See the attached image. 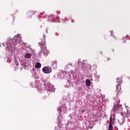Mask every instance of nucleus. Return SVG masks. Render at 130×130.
Instances as JSON below:
<instances>
[{"label":"nucleus","instance_id":"nucleus-1","mask_svg":"<svg viewBox=\"0 0 130 130\" xmlns=\"http://www.w3.org/2000/svg\"><path fill=\"white\" fill-rule=\"evenodd\" d=\"M21 40L22 38L20 34L15 36L12 40L11 38L8 39L7 43L6 44V50H8L9 52L13 53V51L16 48V45H17V43H20Z\"/></svg>","mask_w":130,"mask_h":130},{"label":"nucleus","instance_id":"nucleus-2","mask_svg":"<svg viewBox=\"0 0 130 130\" xmlns=\"http://www.w3.org/2000/svg\"><path fill=\"white\" fill-rule=\"evenodd\" d=\"M43 40H42L41 42L39 43V46H40L41 50L40 51V55H42V53H44L45 56H47L48 53H49V51L46 50V42H45V38L46 37L44 35H43Z\"/></svg>","mask_w":130,"mask_h":130},{"label":"nucleus","instance_id":"nucleus-3","mask_svg":"<svg viewBox=\"0 0 130 130\" xmlns=\"http://www.w3.org/2000/svg\"><path fill=\"white\" fill-rule=\"evenodd\" d=\"M78 68H76L75 71L71 70L69 72V76H70V77H75V76H76V75L78 73H80V70H83V69H84L85 67V64H84V63L81 61V59H78Z\"/></svg>","mask_w":130,"mask_h":130},{"label":"nucleus","instance_id":"nucleus-4","mask_svg":"<svg viewBox=\"0 0 130 130\" xmlns=\"http://www.w3.org/2000/svg\"><path fill=\"white\" fill-rule=\"evenodd\" d=\"M45 90L47 91H50L51 92H54L55 90V88L53 86V85L50 84V83L48 82V83H45L44 84Z\"/></svg>","mask_w":130,"mask_h":130},{"label":"nucleus","instance_id":"nucleus-5","mask_svg":"<svg viewBox=\"0 0 130 130\" xmlns=\"http://www.w3.org/2000/svg\"><path fill=\"white\" fill-rule=\"evenodd\" d=\"M58 111H59V113L61 112L62 114H64L67 113L68 110H67V107L63 105L61 106L60 107L57 108Z\"/></svg>","mask_w":130,"mask_h":130},{"label":"nucleus","instance_id":"nucleus-6","mask_svg":"<svg viewBox=\"0 0 130 130\" xmlns=\"http://www.w3.org/2000/svg\"><path fill=\"white\" fill-rule=\"evenodd\" d=\"M119 108H121V105H118L117 103H115L114 106L113 107L111 111L116 113V112H117V111H118L119 110Z\"/></svg>","mask_w":130,"mask_h":130},{"label":"nucleus","instance_id":"nucleus-7","mask_svg":"<svg viewBox=\"0 0 130 130\" xmlns=\"http://www.w3.org/2000/svg\"><path fill=\"white\" fill-rule=\"evenodd\" d=\"M42 71L44 74H50L51 73V67L47 66L43 68Z\"/></svg>","mask_w":130,"mask_h":130},{"label":"nucleus","instance_id":"nucleus-8","mask_svg":"<svg viewBox=\"0 0 130 130\" xmlns=\"http://www.w3.org/2000/svg\"><path fill=\"white\" fill-rule=\"evenodd\" d=\"M116 83L118 84L116 85V90L117 91H119V90H120V85H121V78H117Z\"/></svg>","mask_w":130,"mask_h":130},{"label":"nucleus","instance_id":"nucleus-9","mask_svg":"<svg viewBox=\"0 0 130 130\" xmlns=\"http://www.w3.org/2000/svg\"><path fill=\"white\" fill-rule=\"evenodd\" d=\"M67 74L64 71H60V72L58 74V77L60 79H64V77L66 76Z\"/></svg>","mask_w":130,"mask_h":130},{"label":"nucleus","instance_id":"nucleus-10","mask_svg":"<svg viewBox=\"0 0 130 130\" xmlns=\"http://www.w3.org/2000/svg\"><path fill=\"white\" fill-rule=\"evenodd\" d=\"M49 21H50V22H54V21H55V19H56L53 15L49 16Z\"/></svg>","mask_w":130,"mask_h":130},{"label":"nucleus","instance_id":"nucleus-11","mask_svg":"<svg viewBox=\"0 0 130 130\" xmlns=\"http://www.w3.org/2000/svg\"><path fill=\"white\" fill-rule=\"evenodd\" d=\"M57 64V61L55 60L54 61H52V63L51 64V67H53V68H56V66Z\"/></svg>","mask_w":130,"mask_h":130},{"label":"nucleus","instance_id":"nucleus-12","mask_svg":"<svg viewBox=\"0 0 130 130\" xmlns=\"http://www.w3.org/2000/svg\"><path fill=\"white\" fill-rule=\"evenodd\" d=\"M35 68H36V69H40L41 68V63L38 62L35 64Z\"/></svg>","mask_w":130,"mask_h":130},{"label":"nucleus","instance_id":"nucleus-13","mask_svg":"<svg viewBox=\"0 0 130 130\" xmlns=\"http://www.w3.org/2000/svg\"><path fill=\"white\" fill-rule=\"evenodd\" d=\"M86 85L87 87H90L91 86V81L89 79L86 80Z\"/></svg>","mask_w":130,"mask_h":130},{"label":"nucleus","instance_id":"nucleus-14","mask_svg":"<svg viewBox=\"0 0 130 130\" xmlns=\"http://www.w3.org/2000/svg\"><path fill=\"white\" fill-rule=\"evenodd\" d=\"M55 130H63L62 129V126L60 125H58L56 127Z\"/></svg>","mask_w":130,"mask_h":130},{"label":"nucleus","instance_id":"nucleus-15","mask_svg":"<svg viewBox=\"0 0 130 130\" xmlns=\"http://www.w3.org/2000/svg\"><path fill=\"white\" fill-rule=\"evenodd\" d=\"M24 57H25V58H30L31 57V54L27 53L25 54Z\"/></svg>","mask_w":130,"mask_h":130},{"label":"nucleus","instance_id":"nucleus-16","mask_svg":"<svg viewBox=\"0 0 130 130\" xmlns=\"http://www.w3.org/2000/svg\"><path fill=\"white\" fill-rule=\"evenodd\" d=\"M60 115H59V116H58V123H59V124H60V123H61V119H62L63 118H60Z\"/></svg>","mask_w":130,"mask_h":130},{"label":"nucleus","instance_id":"nucleus-17","mask_svg":"<svg viewBox=\"0 0 130 130\" xmlns=\"http://www.w3.org/2000/svg\"><path fill=\"white\" fill-rule=\"evenodd\" d=\"M37 89H38L39 91H41V90H43L41 85H39L38 87H37Z\"/></svg>","mask_w":130,"mask_h":130},{"label":"nucleus","instance_id":"nucleus-18","mask_svg":"<svg viewBox=\"0 0 130 130\" xmlns=\"http://www.w3.org/2000/svg\"><path fill=\"white\" fill-rule=\"evenodd\" d=\"M15 64H16V66H17V67L19 66V62L17 61H15Z\"/></svg>","mask_w":130,"mask_h":130},{"label":"nucleus","instance_id":"nucleus-19","mask_svg":"<svg viewBox=\"0 0 130 130\" xmlns=\"http://www.w3.org/2000/svg\"><path fill=\"white\" fill-rule=\"evenodd\" d=\"M28 49L29 50H31L32 49V48H31V47H26V49Z\"/></svg>","mask_w":130,"mask_h":130},{"label":"nucleus","instance_id":"nucleus-20","mask_svg":"<svg viewBox=\"0 0 130 130\" xmlns=\"http://www.w3.org/2000/svg\"><path fill=\"white\" fill-rule=\"evenodd\" d=\"M68 66H71V67H72L73 66V63H69V64H68Z\"/></svg>","mask_w":130,"mask_h":130},{"label":"nucleus","instance_id":"nucleus-21","mask_svg":"<svg viewBox=\"0 0 130 130\" xmlns=\"http://www.w3.org/2000/svg\"><path fill=\"white\" fill-rule=\"evenodd\" d=\"M126 37L127 38V37H128V35H126Z\"/></svg>","mask_w":130,"mask_h":130},{"label":"nucleus","instance_id":"nucleus-22","mask_svg":"<svg viewBox=\"0 0 130 130\" xmlns=\"http://www.w3.org/2000/svg\"><path fill=\"white\" fill-rule=\"evenodd\" d=\"M3 46H5V44H3Z\"/></svg>","mask_w":130,"mask_h":130},{"label":"nucleus","instance_id":"nucleus-23","mask_svg":"<svg viewBox=\"0 0 130 130\" xmlns=\"http://www.w3.org/2000/svg\"><path fill=\"white\" fill-rule=\"evenodd\" d=\"M109 59H110L109 58H108L107 59V60H109Z\"/></svg>","mask_w":130,"mask_h":130},{"label":"nucleus","instance_id":"nucleus-24","mask_svg":"<svg viewBox=\"0 0 130 130\" xmlns=\"http://www.w3.org/2000/svg\"><path fill=\"white\" fill-rule=\"evenodd\" d=\"M37 79H38V77H37Z\"/></svg>","mask_w":130,"mask_h":130}]
</instances>
